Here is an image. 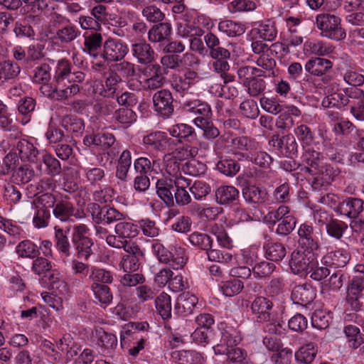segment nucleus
Returning a JSON list of instances; mask_svg holds the SVG:
<instances>
[{
	"instance_id": "2eb2a0df",
	"label": "nucleus",
	"mask_w": 364,
	"mask_h": 364,
	"mask_svg": "<svg viewBox=\"0 0 364 364\" xmlns=\"http://www.w3.org/2000/svg\"><path fill=\"white\" fill-rule=\"evenodd\" d=\"M131 53L136 62L141 65H149L155 59V52L151 45L145 41L133 43Z\"/></svg>"
},
{
	"instance_id": "412c9836",
	"label": "nucleus",
	"mask_w": 364,
	"mask_h": 364,
	"mask_svg": "<svg viewBox=\"0 0 364 364\" xmlns=\"http://www.w3.org/2000/svg\"><path fill=\"white\" fill-rule=\"evenodd\" d=\"M171 36L170 23H159L153 26L148 31V40L151 43L164 44L169 41Z\"/></svg>"
},
{
	"instance_id": "13d9d810",
	"label": "nucleus",
	"mask_w": 364,
	"mask_h": 364,
	"mask_svg": "<svg viewBox=\"0 0 364 364\" xmlns=\"http://www.w3.org/2000/svg\"><path fill=\"white\" fill-rule=\"evenodd\" d=\"M237 341L235 337L225 332L223 333L220 343L213 346L214 352L216 355H226L233 346H236Z\"/></svg>"
},
{
	"instance_id": "4468645a",
	"label": "nucleus",
	"mask_w": 364,
	"mask_h": 364,
	"mask_svg": "<svg viewBox=\"0 0 364 364\" xmlns=\"http://www.w3.org/2000/svg\"><path fill=\"white\" fill-rule=\"evenodd\" d=\"M269 144L282 154H294L297 152L298 144L292 134L282 136L274 134L269 139Z\"/></svg>"
},
{
	"instance_id": "f704fd0d",
	"label": "nucleus",
	"mask_w": 364,
	"mask_h": 364,
	"mask_svg": "<svg viewBox=\"0 0 364 364\" xmlns=\"http://www.w3.org/2000/svg\"><path fill=\"white\" fill-rule=\"evenodd\" d=\"M21 68L15 62L4 60L0 63V85L15 79L20 74Z\"/></svg>"
},
{
	"instance_id": "a19ab883",
	"label": "nucleus",
	"mask_w": 364,
	"mask_h": 364,
	"mask_svg": "<svg viewBox=\"0 0 364 364\" xmlns=\"http://www.w3.org/2000/svg\"><path fill=\"white\" fill-rule=\"evenodd\" d=\"M132 164L131 152L126 149L122 151L118 160L116 176L122 181H126L128 176V172Z\"/></svg>"
},
{
	"instance_id": "bf43d9fd",
	"label": "nucleus",
	"mask_w": 364,
	"mask_h": 364,
	"mask_svg": "<svg viewBox=\"0 0 364 364\" xmlns=\"http://www.w3.org/2000/svg\"><path fill=\"white\" fill-rule=\"evenodd\" d=\"M326 229L329 236L340 240L348 229V225L343 221L333 218L330 220Z\"/></svg>"
},
{
	"instance_id": "6e6d98bb",
	"label": "nucleus",
	"mask_w": 364,
	"mask_h": 364,
	"mask_svg": "<svg viewBox=\"0 0 364 364\" xmlns=\"http://www.w3.org/2000/svg\"><path fill=\"white\" fill-rule=\"evenodd\" d=\"M191 244L202 250H208L212 247L213 240L208 235L199 232H194L188 237Z\"/></svg>"
},
{
	"instance_id": "a18cd8bd",
	"label": "nucleus",
	"mask_w": 364,
	"mask_h": 364,
	"mask_svg": "<svg viewBox=\"0 0 364 364\" xmlns=\"http://www.w3.org/2000/svg\"><path fill=\"white\" fill-rule=\"evenodd\" d=\"M73 68V66L69 60L66 59L58 60L54 75V84L68 82Z\"/></svg>"
},
{
	"instance_id": "a211bd4d",
	"label": "nucleus",
	"mask_w": 364,
	"mask_h": 364,
	"mask_svg": "<svg viewBox=\"0 0 364 364\" xmlns=\"http://www.w3.org/2000/svg\"><path fill=\"white\" fill-rule=\"evenodd\" d=\"M198 304V298L188 291L183 292L178 296L175 305V311L181 316L191 314Z\"/></svg>"
},
{
	"instance_id": "6e6552de",
	"label": "nucleus",
	"mask_w": 364,
	"mask_h": 364,
	"mask_svg": "<svg viewBox=\"0 0 364 364\" xmlns=\"http://www.w3.org/2000/svg\"><path fill=\"white\" fill-rule=\"evenodd\" d=\"M350 97V112L358 121H364V90L358 87H346L343 90Z\"/></svg>"
},
{
	"instance_id": "c03bdc74",
	"label": "nucleus",
	"mask_w": 364,
	"mask_h": 364,
	"mask_svg": "<svg viewBox=\"0 0 364 364\" xmlns=\"http://www.w3.org/2000/svg\"><path fill=\"white\" fill-rule=\"evenodd\" d=\"M232 144L235 149L239 152V155L242 157L243 153H251L255 151L258 149V143L254 139L246 136H240L233 139Z\"/></svg>"
},
{
	"instance_id": "cd10ccee",
	"label": "nucleus",
	"mask_w": 364,
	"mask_h": 364,
	"mask_svg": "<svg viewBox=\"0 0 364 364\" xmlns=\"http://www.w3.org/2000/svg\"><path fill=\"white\" fill-rule=\"evenodd\" d=\"M331 60L321 58H315L309 60L305 65V70L315 76H323L332 68Z\"/></svg>"
},
{
	"instance_id": "c85d7f7f",
	"label": "nucleus",
	"mask_w": 364,
	"mask_h": 364,
	"mask_svg": "<svg viewBox=\"0 0 364 364\" xmlns=\"http://www.w3.org/2000/svg\"><path fill=\"white\" fill-rule=\"evenodd\" d=\"M350 259V254L343 250L331 251L325 255L322 259L323 262L336 268L345 267Z\"/></svg>"
},
{
	"instance_id": "b1692460",
	"label": "nucleus",
	"mask_w": 364,
	"mask_h": 364,
	"mask_svg": "<svg viewBox=\"0 0 364 364\" xmlns=\"http://www.w3.org/2000/svg\"><path fill=\"white\" fill-rule=\"evenodd\" d=\"M176 188V180L161 178L156 184V193L158 196L168 205L174 204L173 193Z\"/></svg>"
},
{
	"instance_id": "37998d69",
	"label": "nucleus",
	"mask_w": 364,
	"mask_h": 364,
	"mask_svg": "<svg viewBox=\"0 0 364 364\" xmlns=\"http://www.w3.org/2000/svg\"><path fill=\"white\" fill-rule=\"evenodd\" d=\"M195 125L203 131V135L208 140H213L220 136L219 129L213 124L210 119L200 118L193 119Z\"/></svg>"
},
{
	"instance_id": "7c9ffc66",
	"label": "nucleus",
	"mask_w": 364,
	"mask_h": 364,
	"mask_svg": "<svg viewBox=\"0 0 364 364\" xmlns=\"http://www.w3.org/2000/svg\"><path fill=\"white\" fill-rule=\"evenodd\" d=\"M298 235L299 236V242L301 247H311L312 249L318 248L316 241V232H314V228L311 225L304 223L300 225Z\"/></svg>"
},
{
	"instance_id": "393cba45",
	"label": "nucleus",
	"mask_w": 364,
	"mask_h": 364,
	"mask_svg": "<svg viewBox=\"0 0 364 364\" xmlns=\"http://www.w3.org/2000/svg\"><path fill=\"white\" fill-rule=\"evenodd\" d=\"M189 179L180 176L176 179V188L174 191L173 199L176 203L179 206H183L191 202V197L189 193Z\"/></svg>"
},
{
	"instance_id": "774afa93",
	"label": "nucleus",
	"mask_w": 364,
	"mask_h": 364,
	"mask_svg": "<svg viewBox=\"0 0 364 364\" xmlns=\"http://www.w3.org/2000/svg\"><path fill=\"white\" fill-rule=\"evenodd\" d=\"M343 79L351 87H357L364 84V75L354 68L347 69L343 74Z\"/></svg>"
},
{
	"instance_id": "f3484780",
	"label": "nucleus",
	"mask_w": 364,
	"mask_h": 364,
	"mask_svg": "<svg viewBox=\"0 0 364 364\" xmlns=\"http://www.w3.org/2000/svg\"><path fill=\"white\" fill-rule=\"evenodd\" d=\"M364 201L358 198H347L340 202L337 211L350 218H356L363 210Z\"/></svg>"
},
{
	"instance_id": "6ab92c4d",
	"label": "nucleus",
	"mask_w": 364,
	"mask_h": 364,
	"mask_svg": "<svg viewBox=\"0 0 364 364\" xmlns=\"http://www.w3.org/2000/svg\"><path fill=\"white\" fill-rule=\"evenodd\" d=\"M209 55L215 60L212 65L217 73L227 72L230 70L228 60L230 59V51L225 47L218 46L212 52H209Z\"/></svg>"
},
{
	"instance_id": "a878e982",
	"label": "nucleus",
	"mask_w": 364,
	"mask_h": 364,
	"mask_svg": "<svg viewBox=\"0 0 364 364\" xmlns=\"http://www.w3.org/2000/svg\"><path fill=\"white\" fill-rule=\"evenodd\" d=\"M17 156L22 161H28L30 162H35L37 160V156L39 154L38 150L34 145L26 139H20L18 141L14 144Z\"/></svg>"
},
{
	"instance_id": "1a4fd4ad",
	"label": "nucleus",
	"mask_w": 364,
	"mask_h": 364,
	"mask_svg": "<svg viewBox=\"0 0 364 364\" xmlns=\"http://www.w3.org/2000/svg\"><path fill=\"white\" fill-rule=\"evenodd\" d=\"M80 91V87L77 84L65 82L55 83L47 91L46 95L53 100H68L76 95ZM46 95L44 91H42Z\"/></svg>"
},
{
	"instance_id": "39448f33",
	"label": "nucleus",
	"mask_w": 364,
	"mask_h": 364,
	"mask_svg": "<svg viewBox=\"0 0 364 364\" xmlns=\"http://www.w3.org/2000/svg\"><path fill=\"white\" fill-rule=\"evenodd\" d=\"M167 132L174 142V148L181 144H196L198 136L195 129L186 123H177L167 129Z\"/></svg>"
},
{
	"instance_id": "72a5a7b5",
	"label": "nucleus",
	"mask_w": 364,
	"mask_h": 364,
	"mask_svg": "<svg viewBox=\"0 0 364 364\" xmlns=\"http://www.w3.org/2000/svg\"><path fill=\"white\" fill-rule=\"evenodd\" d=\"M215 197L220 204H232L239 198V191L232 186H222L216 190Z\"/></svg>"
},
{
	"instance_id": "3c124183",
	"label": "nucleus",
	"mask_w": 364,
	"mask_h": 364,
	"mask_svg": "<svg viewBox=\"0 0 364 364\" xmlns=\"http://www.w3.org/2000/svg\"><path fill=\"white\" fill-rule=\"evenodd\" d=\"M88 279L92 284H111L113 281L112 274L105 269L91 267Z\"/></svg>"
},
{
	"instance_id": "4c0bfd02",
	"label": "nucleus",
	"mask_w": 364,
	"mask_h": 364,
	"mask_svg": "<svg viewBox=\"0 0 364 364\" xmlns=\"http://www.w3.org/2000/svg\"><path fill=\"white\" fill-rule=\"evenodd\" d=\"M80 34L79 29L74 25L68 24L57 30L55 39L62 44H68Z\"/></svg>"
},
{
	"instance_id": "e433bc0d",
	"label": "nucleus",
	"mask_w": 364,
	"mask_h": 364,
	"mask_svg": "<svg viewBox=\"0 0 364 364\" xmlns=\"http://www.w3.org/2000/svg\"><path fill=\"white\" fill-rule=\"evenodd\" d=\"M135 64L127 60H123L112 65L111 70L122 82L129 80L136 75Z\"/></svg>"
},
{
	"instance_id": "0eeeda50",
	"label": "nucleus",
	"mask_w": 364,
	"mask_h": 364,
	"mask_svg": "<svg viewBox=\"0 0 364 364\" xmlns=\"http://www.w3.org/2000/svg\"><path fill=\"white\" fill-rule=\"evenodd\" d=\"M75 208L73 203L67 196H60L58 200L52 210V213L57 220L61 223H67L71 221L73 216L76 218H81L82 216L75 213Z\"/></svg>"
},
{
	"instance_id": "0e129e2a",
	"label": "nucleus",
	"mask_w": 364,
	"mask_h": 364,
	"mask_svg": "<svg viewBox=\"0 0 364 364\" xmlns=\"http://www.w3.org/2000/svg\"><path fill=\"white\" fill-rule=\"evenodd\" d=\"M255 75L249 81L244 82V87L247 88L248 94L252 97H257L265 90L266 84L263 79Z\"/></svg>"
},
{
	"instance_id": "bb28decb",
	"label": "nucleus",
	"mask_w": 364,
	"mask_h": 364,
	"mask_svg": "<svg viewBox=\"0 0 364 364\" xmlns=\"http://www.w3.org/2000/svg\"><path fill=\"white\" fill-rule=\"evenodd\" d=\"M83 50L93 58H97L98 50L103 46L102 35L97 31H92L84 35Z\"/></svg>"
},
{
	"instance_id": "c9c22d12",
	"label": "nucleus",
	"mask_w": 364,
	"mask_h": 364,
	"mask_svg": "<svg viewBox=\"0 0 364 364\" xmlns=\"http://www.w3.org/2000/svg\"><path fill=\"white\" fill-rule=\"evenodd\" d=\"M60 125L68 134L76 136L80 135L85 129L82 119L74 116H64L60 121Z\"/></svg>"
},
{
	"instance_id": "f257e3e1",
	"label": "nucleus",
	"mask_w": 364,
	"mask_h": 364,
	"mask_svg": "<svg viewBox=\"0 0 364 364\" xmlns=\"http://www.w3.org/2000/svg\"><path fill=\"white\" fill-rule=\"evenodd\" d=\"M302 157L304 167L301 171L315 176L311 182L315 190L326 188L338 174L336 169L324 162L323 154L312 148L306 149Z\"/></svg>"
},
{
	"instance_id": "423d86ee",
	"label": "nucleus",
	"mask_w": 364,
	"mask_h": 364,
	"mask_svg": "<svg viewBox=\"0 0 364 364\" xmlns=\"http://www.w3.org/2000/svg\"><path fill=\"white\" fill-rule=\"evenodd\" d=\"M128 51L127 45L125 43L119 40L108 38L104 42L100 55L105 62H118L124 59Z\"/></svg>"
},
{
	"instance_id": "49530a36",
	"label": "nucleus",
	"mask_w": 364,
	"mask_h": 364,
	"mask_svg": "<svg viewBox=\"0 0 364 364\" xmlns=\"http://www.w3.org/2000/svg\"><path fill=\"white\" fill-rule=\"evenodd\" d=\"M242 158L248 160L255 165L262 168H268L273 159L270 155L265 151H252L251 153H243Z\"/></svg>"
},
{
	"instance_id": "5fc2aeb1",
	"label": "nucleus",
	"mask_w": 364,
	"mask_h": 364,
	"mask_svg": "<svg viewBox=\"0 0 364 364\" xmlns=\"http://www.w3.org/2000/svg\"><path fill=\"white\" fill-rule=\"evenodd\" d=\"M177 33L182 38H188L189 39L195 36H203L204 30L194 23L187 22H179L177 23Z\"/></svg>"
},
{
	"instance_id": "c756f323",
	"label": "nucleus",
	"mask_w": 364,
	"mask_h": 364,
	"mask_svg": "<svg viewBox=\"0 0 364 364\" xmlns=\"http://www.w3.org/2000/svg\"><path fill=\"white\" fill-rule=\"evenodd\" d=\"M198 75L193 70H187L183 76L175 79L172 82L173 89L178 92L188 91L191 86L198 82Z\"/></svg>"
},
{
	"instance_id": "9d476101",
	"label": "nucleus",
	"mask_w": 364,
	"mask_h": 364,
	"mask_svg": "<svg viewBox=\"0 0 364 364\" xmlns=\"http://www.w3.org/2000/svg\"><path fill=\"white\" fill-rule=\"evenodd\" d=\"M155 110L164 117H168L174 111L173 98L167 89L159 90L153 95Z\"/></svg>"
},
{
	"instance_id": "9b49d317",
	"label": "nucleus",
	"mask_w": 364,
	"mask_h": 364,
	"mask_svg": "<svg viewBox=\"0 0 364 364\" xmlns=\"http://www.w3.org/2000/svg\"><path fill=\"white\" fill-rule=\"evenodd\" d=\"M272 301L264 296H257L251 304L252 313L259 322H267L273 319Z\"/></svg>"
},
{
	"instance_id": "dca6fc26",
	"label": "nucleus",
	"mask_w": 364,
	"mask_h": 364,
	"mask_svg": "<svg viewBox=\"0 0 364 364\" xmlns=\"http://www.w3.org/2000/svg\"><path fill=\"white\" fill-rule=\"evenodd\" d=\"M92 217L97 224L105 223L109 225L114 222L120 221L123 219L124 215L119 210L109 206H104L92 212Z\"/></svg>"
},
{
	"instance_id": "4be33fe9",
	"label": "nucleus",
	"mask_w": 364,
	"mask_h": 364,
	"mask_svg": "<svg viewBox=\"0 0 364 364\" xmlns=\"http://www.w3.org/2000/svg\"><path fill=\"white\" fill-rule=\"evenodd\" d=\"M115 141L114 136L109 132H99L92 135H86L83 139V143L85 146L95 145L103 151L111 148L115 143Z\"/></svg>"
},
{
	"instance_id": "f03ea898",
	"label": "nucleus",
	"mask_w": 364,
	"mask_h": 364,
	"mask_svg": "<svg viewBox=\"0 0 364 364\" xmlns=\"http://www.w3.org/2000/svg\"><path fill=\"white\" fill-rule=\"evenodd\" d=\"M315 23L323 37L335 41H341L346 36V33L341 26V18L333 14H319L316 16Z\"/></svg>"
},
{
	"instance_id": "ddd939ff",
	"label": "nucleus",
	"mask_w": 364,
	"mask_h": 364,
	"mask_svg": "<svg viewBox=\"0 0 364 364\" xmlns=\"http://www.w3.org/2000/svg\"><path fill=\"white\" fill-rule=\"evenodd\" d=\"M242 195L245 203L253 208L264 205L269 200L266 188L253 185L244 187Z\"/></svg>"
},
{
	"instance_id": "2f4dec72",
	"label": "nucleus",
	"mask_w": 364,
	"mask_h": 364,
	"mask_svg": "<svg viewBox=\"0 0 364 364\" xmlns=\"http://www.w3.org/2000/svg\"><path fill=\"white\" fill-rule=\"evenodd\" d=\"M134 167L139 175H146L154 177L159 173V166L156 160H151L147 157H140L134 161Z\"/></svg>"
},
{
	"instance_id": "aec40b11",
	"label": "nucleus",
	"mask_w": 364,
	"mask_h": 364,
	"mask_svg": "<svg viewBox=\"0 0 364 364\" xmlns=\"http://www.w3.org/2000/svg\"><path fill=\"white\" fill-rule=\"evenodd\" d=\"M316 294L314 289L307 284L295 286L291 294V299L293 302L304 306L311 304Z\"/></svg>"
},
{
	"instance_id": "7ed1b4c3",
	"label": "nucleus",
	"mask_w": 364,
	"mask_h": 364,
	"mask_svg": "<svg viewBox=\"0 0 364 364\" xmlns=\"http://www.w3.org/2000/svg\"><path fill=\"white\" fill-rule=\"evenodd\" d=\"M311 247H299L291 255L289 267L294 274L306 275L316 264V256Z\"/></svg>"
},
{
	"instance_id": "e2e57ef3",
	"label": "nucleus",
	"mask_w": 364,
	"mask_h": 364,
	"mask_svg": "<svg viewBox=\"0 0 364 364\" xmlns=\"http://www.w3.org/2000/svg\"><path fill=\"white\" fill-rule=\"evenodd\" d=\"M36 212L33 218V225L37 229L46 228L49 225L51 214L50 210L35 206Z\"/></svg>"
},
{
	"instance_id": "58836bf2",
	"label": "nucleus",
	"mask_w": 364,
	"mask_h": 364,
	"mask_svg": "<svg viewBox=\"0 0 364 364\" xmlns=\"http://www.w3.org/2000/svg\"><path fill=\"white\" fill-rule=\"evenodd\" d=\"M218 30L229 37H236L245 33V27L240 22L224 20L219 22Z\"/></svg>"
},
{
	"instance_id": "8fccbe9b",
	"label": "nucleus",
	"mask_w": 364,
	"mask_h": 364,
	"mask_svg": "<svg viewBox=\"0 0 364 364\" xmlns=\"http://www.w3.org/2000/svg\"><path fill=\"white\" fill-rule=\"evenodd\" d=\"M216 168L221 173L232 177L240 171V165L235 159L225 158L217 163Z\"/></svg>"
},
{
	"instance_id": "5701e85b",
	"label": "nucleus",
	"mask_w": 364,
	"mask_h": 364,
	"mask_svg": "<svg viewBox=\"0 0 364 364\" xmlns=\"http://www.w3.org/2000/svg\"><path fill=\"white\" fill-rule=\"evenodd\" d=\"M69 230L66 231L58 225L54 227L55 248L63 258H68L71 256L72 247L68 236Z\"/></svg>"
},
{
	"instance_id": "09e8293b",
	"label": "nucleus",
	"mask_w": 364,
	"mask_h": 364,
	"mask_svg": "<svg viewBox=\"0 0 364 364\" xmlns=\"http://www.w3.org/2000/svg\"><path fill=\"white\" fill-rule=\"evenodd\" d=\"M91 290L95 295V298L103 304H109L112 301L113 296L110 288L102 284H92Z\"/></svg>"
},
{
	"instance_id": "ea45409f",
	"label": "nucleus",
	"mask_w": 364,
	"mask_h": 364,
	"mask_svg": "<svg viewBox=\"0 0 364 364\" xmlns=\"http://www.w3.org/2000/svg\"><path fill=\"white\" fill-rule=\"evenodd\" d=\"M114 232L119 238L127 240L138 235V225L130 222L121 221L115 225Z\"/></svg>"
},
{
	"instance_id": "864d4df0",
	"label": "nucleus",
	"mask_w": 364,
	"mask_h": 364,
	"mask_svg": "<svg viewBox=\"0 0 364 364\" xmlns=\"http://www.w3.org/2000/svg\"><path fill=\"white\" fill-rule=\"evenodd\" d=\"M181 146H176L169 154H172L180 162L188 158H193L198 154V149L193 144H181Z\"/></svg>"
},
{
	"instance_id": "69168bd1",
	"label": "nucleus",
	"mask_w": 364,
	"mask_h": 364,
	"mask_svg": "<svg viewBox=\"0 0 364 364\" xmlns=\"http://www.w3.org/2000/svg\"><path fill=\"white\" fill-rule=\"evenodd\" d=\"M309 51L316 55H326L333 53L334 48L323 41H314L307 43Z\"/></svg>"
},
{
	"instance_id": "20e7f679",
	"label": "nucleus",
	"mask_w": 364,
	"mask_h": 364,
	"mask_svg": "<svg viewBox=\"0 0 364 364\" xmlns=\"http://www.w3.org/2000/svg\"><path fill=\"white\" fill-rule=\"evenodd\" d=\"M145 77L142 82L144 90H154L161 87L166 82V68L159 64L151 63L141 69Z\"/></svg>"
},
{
	"instance_id": "de8ad7c7",
	"label": "nucleus",
	"mask_w": 364,
	"mask_h": 364,
	"mask_svg": "<svg viewBox=\"0 0 364 364\" xmlns=\"http://www.w3.org/2000/svg\"><path fill=\"white\" fill-rule=\"evenodd\" d=\"M264 247L265 257L269 260L280 261L286 256V248L280 242H269Z\"/></svg>"
},
{
	"instance_id": "f8f14e48",
	"label": "nucleus",
	"mask_w": 364,
	"mask_h": 364,
	"mask_svg": "<svg viewBox=\"0 0 364 364\" xmlns=\"http://www.w3.org/2000/svg\"><path fill=\"white\" fill-rule=\"evenodd\" d=\"M143 142L159 151H169L174 149L172 138L168 136L164 132H154L144 136Z\"/></svg>"
},
{
	"instance_id": "473e14b6",
	"label": "nucleus",
	"mask_w": 364,
	"mask_h": 364,
	"mask_svg": "<svg viewBox=\"0 0 364 364\" xmlns=\"http://www.w3.org/2000/svg\"><path fill=\"white\" fill-rule=\"evenodd\" d=\"M15 252L18 257L33 259L40 255V248L33 241L24 240L16 247Z\"/></svg>"
},
{
	"instance_id": "680f3d73",
	"label": "nucleus",
	"mask_w": 364,
	"mask_h": 364,
	"mask_svg": "<svg viewBox=\"0 0 364 364\" xmlns=\"http://www.w3.org/2000/svg\"><path fill=\"white\" fill-rule=\"evenodd\" d=\"M50 70V66L48 63L36 67L33 70V82L46 85L51 78Z\"/></svg>"
},
{
	"instance_id": "4d7b16f0",
	"label": "nucleus",
	"mask_w": 364,
	"mask_h": 364,
	"mask_svg": "<svg viewBox=\"0 0 364 364\" xmlns=\"http://www.w3.org/2000/svg\"><path fill=\"white\" fill-rule=\"evenodd\" d=\"M170 252H171V259L168 264L174 269L182 268L188 259L185 249L179 246H174L171 249Z\"/></svg>"
},
{
	"instance_id": "338daca9",
	"label": "nucleus",
	"mask_w": 364,
	"mask_h": 364,
	"mask_svg": "<svg viewBox=\"0 0 364 364\" xmlns=\"http://www.w3.org/2000/svg\"><path fill=\"white\" fill-rule=\"evenodd\" d=\"M113 118L120 124H129L136 120V115L132 109L122 107L114 111Z\"/></svg>"
},
{
	"instance_id": "79ce46f5",
	"label": "nucleus",
	"mask_w": 364,
	"mask_h": 364,
	"mask_svg": "<svg viewBox=\"0 0 364 364\" xmlns=\"http://www.w3.org/2000/svg\"><path fill=\"white\" fill-rule=\"evenodd\" d=\"M316 353L317 348L316 344L309 343L301 346L295 353V358L300 363L310 364L314 360Z\"/></svg>"
},
{
	"instance_id": "603ef678",
	"label": "nucleus",
	"mask_w": 364,
	"mask_h": 364,
	"mask_svg": "<svg viewBox=\"0 0 364 364\" xmlns=\"http://www.w3.org/2000/svg\"><path fill=\"white\" fill-rule=\"evenodd\" d=\"M156 308L163 319H167L171 316V296L163 292L155 300Z\"/></svg>"
},
{
	"instance_id": "052dcab7",
	"label": "nucleus",
	"mask_w": 364,
	"mask_h": 364,
	"mask_svg": "<svg viewBox=\"0 0 364 364\" xmlns=\"http://www.w3.org/2000/svg\"><path fill=\"white\" fill-rule=\"evenodd\" d=\"M58 200V197H55L53 194L46 193L36 196L33 202H28V204L33 207V205L38 208H46L49 210L53 208Z\"/></svg>"
}]
</instances>
